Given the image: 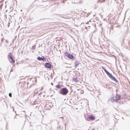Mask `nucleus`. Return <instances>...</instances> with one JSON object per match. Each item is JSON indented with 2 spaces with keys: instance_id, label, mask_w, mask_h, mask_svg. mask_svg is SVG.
<instances>
[{
  "instance_id": "obj_2",
  "label": "nucleus",
  "mask_w": 130,
  "mask_h": 130,
  "mask_svg": "<svg viewBox=\"0 0 130 130\" xmlns=\"http://www.w3.org/2000/svg\"><path fill=\"white\" fill-rule=\"evenodd\" d=\"M120 96L119 94H117L115 96H113L112 95L111 99H113V101H115L116 102H117L120 99Z\"/></svg>"
},
{
  "instance_id": "obj_6",
  "label": "nucleus",
  "mask_w": 130,
  "mask_h": 130,
  "mask_svg": "<svg viewBox=\"0 0 130 130\" xmlns=\"http://www.w3.org/2000/svg\"><path fill=\"white\" fill-rule=\"evenodd\" d=\"M45 67L47 68L50 69L51 68L52 66L50 63H46L45 64Z\"/></svg>"
},
{
  "instance_id": "obj_21",
  "label": "nucleus",
  "mask_w": 130,
  "mask_h": 130,
  "mask_svg": "<svg viewBox=\"0 0 130 130\" xmlns=\"http://www.w3.org/2000/svg\"><path fill=\"white\" fill-rule=\"evenodd\" d=\"M83 2V0H82L81 1H80V2L82 3Z\"/></svg>"
},
{
  "instance_id": "obj_1",
  "label": "nucleus",
  "mask_w": 130,
  "mask_h": 130,
  "mask_svg": "<svg viewBox=\"0 0 130 130\" xmlns=\"http://www.w3.org/2000/svg\"><path fill=\"white\" fill-rule=\"evenodd\" d=\"M68 92V90L66 88H64L60 90L59 93L62 95H66Z\"/></svg>"
},
{
  "instance_id": "obj_3",
  "label": "nucleus",
  "mask_w": 130,
  "mask_h": 130,
  "mask_svg": "<svg viewBox=\"0 0 130 130\" xmlns=\"http://www.w3.org/2000/svg\"><path fill=\"white\" fill-rule=\"evenodd\" d=\"M65 55L70 59H73L74 58V57L73 55L70 53L66 52L64 53Z\"/></svg>"
},
{
  "instance_id": "obj_24",
  "label": "nucleus",
  "mask_w": 130,
  "mask_h": 130,
  "mask_svg": "<svg viewBox=\"0 0 130 130\" xmlns=\"http://www.w3.org/2000/svg\"><path fill=\"white\" fill-rule=\"evenodd\" d=\"M9 18V21H10V22L11 21H10V18Z\"/></svg>"
},
{
  "instance_id": "obj_22",
  "label": "nucleus",
  "mask_w": 130,
  "mask_h": 130,
  "mask_svg": "<svg viewBox=\"0 0 130 130\" xmlns=\"http://www.w3.org/2000/svg\"><path fill=\"white\" fill-rule=\"evenodd\" d=\"M9 24H10L9 23H8V26H9Z\"/></svg>"
},
{
  "instance_id": "obj_29",
  "label": "nucleus",
  "mask_w": 130,
  "mask_h": 130,
  "mask_svg": "<svg viewBox=\"0 0 130 130\" xmlns=\"http://www.w3.org/2000/svg\"><path fill=\"white\" fill-rule=\"evenodd\" d=\"M63 3H64V1H63Z\"/></svg>"
},
{
  "instance_id": "obj_16",
  "label": "nucleus",
  "mask_w": 130,
  "mask_h": 130,
  "mask_svg": "<svg viewBox=\"0 0 130 130\" xmlns=\"http://www.w3.org/2000/svg\"><path fill=\"white\" fill-rule=\"evenodd\" d=\"M3 40H4L3 39H1V44H0L1 46L2 43L3 42Z\"/></svg>"
},
{
  "instance_id": "obj_9",
  "label": "nucleus",
  "mask_w": 130,
  "mask_h": 130,
  "mask_svg": "<svg viewBox=\"0 0 130 130\" xmlns=\"http://www.w3.org/2000/svg\"><path fill=\"white\" fill-rule=\"evenodd\" d=\"M102 69L107 74H108L109 72L107 71L104 67H102Z\"/></svg>"
},
{
  "instance_id": "obj_14",
  "label": "nucleus",
  "mask_w": 130,
  "mask_h": 130,
  "mask_svg": "<svg viewBox=\"0 0 130 130\" xmlns=\"http://www.w3.org/2000/svg\"><path fill=\"white\" fill-rule=\"evenodd\" d=\"M5 21H6V20H7V16L5 14Z\"/></svg>"
},
{
  "instance_id": "obj_13",
  "label": "nucleus",
  "mask_w": 130,
  "mask_h": 130,
  "mask_svg": "<svg viewBox=\"0 0 130 130\" xmlns=\"http://www.w3.org/2000/svg\"><path fill=\"white\" fill-rule=\"evenodd\" d=\"M73 80L75 82H77V79L75 78H73Z\"/></svg>"
},
{
  "instance_id": "obj_10",
  "label": "nucleus",
  "mask_w": 130,
  "mask_h": 130,
  "mask_svg": "<svg viewBox=\"0 0 130 130\" xmlns=\"http://www.w3.org/2000/svg\"><path fill=\"white\" fill-rule=\"evenodd\" d=\"M79 63V61H76L75 62V66L76 67L78 66V64Z\"/></svg>"
},
{
  "instance_id": "obj_20",
  "label": "nucleus",
  "mask_w": 130,
  "mask_h": 130,
  "mask_svg": "<svg viewBox=\"0 0 130 130\" xmlns=\"http://www.w3.org/2000/svg\"><path fill=\"white\" fill-rule=\"evenodd\" d=\"M84 93V91L83 90H82L81 91V93Z\"/></svg>"
},
{
  "instance_id": "obj_26",
  "label": "nucleus",
  "mask_w": 130,
  "mask_h": 130,
  "mask_svg": "<svg viewBox=\"0 0 130 130\" xmlns=\"http://www.w3.org/2000/svg\"><path fill=\"white\" fill-rule=\"evenodd\" d=\"M9 16L10 17H12V16H11L10 15H9Z\"/></svg>"
},
{
  "instance_id": "obj_4",
  "label": "nucleus",
  "mask_w": 130,
  "mask_h": 130,
  "mask_svg": "<svg viewBox=\"0 0 130 130\" xmlns=\"http://www.w3.org/2000/svg\"><path fill=\"white\" fill-rule=\"evenodd\" d=\"M8 59L9 62L12 64H14L15 63V61L13 59V57L10 55H7Z\"/></svg>"
},
{
  "instance_id": "obj_15",
  "label": "nucleus",
  "mask_w": 130,
  "mask_h": 130,
  "mask_svg": "<svg viewBox=\"0 0 130 130\" xmlns=\"http://www.w3.org/2000/svg\"><path fill=\"white\" fill-rule=\"evenodd\" d=\"M60 126H58L57 128V130H60Z\"/></svg>"
},
{
  "instance_id": "obj_8",
  "label": "nucleus",
  "mask_w": 130,
  "mask_h": 130,
  "mask_svg": "<svg viewBox=\"0 0 130 130\" xmlns=\"http://www.w3.org/2000/svg\"><path fill=\"white\" fill-rule=\"evenodd\" d=\"M88 118L90 120H94L95 119L94 116L91 115H89Z\"/></svg>"
},
{
  "instance_id": "obj_18",
  "label": "nucleus",
  "mask_w": 130,
  "mask_h": 130,
  "mask_svg": "<svg viewBox=\"0 0 130 130\" xmlns=\"http://www.w3.org/2000/svg\"><path fill=\"white\" fill-rule=\"evenodd\" d=\"M9 95L10 97H12V94L11 93H9Z\"/></svg>"
},
{
  "instance_id": "obj_27",
  "label": "nucleus",
  "mask_w": 130,
  "mask_h": 130,
  "mask_svg": "<svg viewBox=\"0 0 130 130\" xmlns=\"http://www.w3.org/2000/svg\"><path fill=\"white\" fill-rule=\"evenodd\" d=\"M11 71H12V70L11 69Z\"/></svg>"
},
{
  "instance_id": "obj_19",
  "label": "nucleus",
  "mask_w": 130,
  "mask_h": 130,
  "mask_svg": "<svg viewBox=\"0 0 130 130\" xmlns=\"http://www.w3.org/2000/svg\"><path fill=\"white\" fill-rule=\"evenodd\" d=\"M5 41L6 43H8V40H5Z\"/></svg>"
},
{
  "instance_id": "obj_25",
  "label": "nucleus",
  "mask_w": 130,
  "mask_h": 130,
  "mask_svg": "<svg viewBox=\"0 0 130 130\" xmlns=\"http://www.w3.org/2000/svg\"><path fill=\"white\" fill-rule=\"evenodd\" d=\"M91 130H94V129H92Z\"/></svg>"
},
{
  "instance_id": "obj_23",
  "label": "nucleus",
  "mask_w": 130,
  "mask_h": 130,
  "mask_svg": "<svg viewBox=\"0 0 130 130\" xmlns=\"http://www.w3.org/2000/svg\"><path fill=\"white\" fill-rule=\"evenodd\" d=\"M16 116V115L14 117V119H15V117Z\"/></svg>"
},
{
  "instance_id": "obj_28",
  "label": "nucleus",
  "mask_w": 130,
  "mask_h": 130,
  "mask_svg": "<svg viewBox=\"0 0 130 130\" xmlns=\"http://www.w3.org/2000/svg\"><path fill=\"white\" fill-rule=\"evenodd\" d=\"M11 54V53H9V54Z\"/></svg>"
},
{
  "instance_id": "obj_17",
  "label": "nucleus",
  "mask_w": 130,
  "mask_h": 130,
  "mask_svg": "<svg viewBox=\"0 0 130 130\" xmlns=\"http://www.w3.org/2000/svg\"><path fill=\"white\" fill-rule=\"evenodd\" d=\"M32 49L33 50H35V46L33 45L32 47Z\"/></svg>"
},
{
  "instance_id": "obj_11",
  "label": "nucleus",
  "mask_w": 130,
  "mask_h": 130,
  "mask_svg": "<svg viewBox=\"0 0 130 130\" xmlns=\"http://www.w3.org/2000/svg\"><path fill=\"white\" fill-rule=\"evenodd\" d=\"M56 87L58 89H59L61 88V86L59 84L57 85L56 86Z\"/></svg>"
},
{
  "instance_id": "obj_5",
  "label": "nucleus",
  "mask_w": 130,
  "mask_h": 130,
  "mask_svg": "<svg viewBox=\"0 0 130 130\" xmlns=\"http://www.w3.org/2000/svg\"><path fill=\"white\" fill-rule=\"evenodd\" d=\"M107 75L109 76V77L112 80L114 81H115L116 82H117L118 81L117 79L115 78V77L113 76L110 73H109L108 74H107Z\"/></svg>"
},
{
  "instance_id": "obj_7",
  "label": "nucleus",
  "mask_w": 130,
  "mask_h": 130,
  "mask_svg": "<svg viewBox=\"0 0 130 130\" xmlns=\"http://www.w3.org/2000/svg\"><path fill=\"white\" fill-rule=\"evenodd\" d=\"M37 59L39 61L42 60L43 61H44L46 60L45 58L43 56H42V57H38Z\"/></svg>"
},
{
  "instance_id": "obj_12",
  "label": "nucleus",
  "mask_w": 130,
  "mask_h": 130,
  "mask_svg": "<svg viewBox=\"0 0 130 130\" xmlns=\"http://www.w3.org/2000/svg\"><path fill=\"white\" fill-rule=\"evenodd\" d=\"M105 0H98L97 2H100V3L101 2H103L105 1Z\"/></svg>"
},
{
  "instance_id": "obj_30",
  "label": "nucleus",
  "mask_w": 130,
  "mask_h": 130,
  "mask_svg": "<svg viewBox=\"0 0 130 130\" xmlns=\"http://www.w3.org/2000/svg\"><path fill=\"white\" fill-rule=\"evenodd\" d=\"M51 84H52H52H52V83H51Z\"/></svg>"
}]
</instances>
